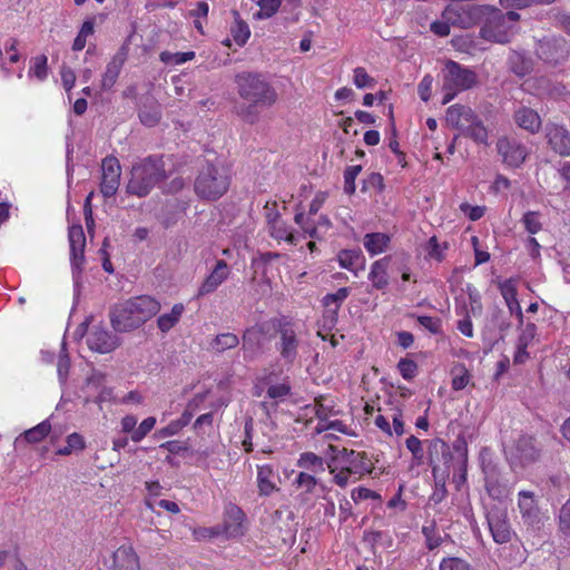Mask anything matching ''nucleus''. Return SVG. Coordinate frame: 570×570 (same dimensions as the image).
<instances>
[{
    "instance_id": "1",
    "label": "nucleus",
    "mask_w": 570,
    "mask_h": 570,
    "mask_svg": "<svg viewBox=\"0 0 570 570\" xmlns=\"http://www.w3.org/2000/svg\"><path fill=\"white\" fill-rule=\"evenodd\" d=\"M238 95L246 102L237 107V115L248 124H255L262 109L277 101L275 88L258 73H243L236 78Z\"/></svg>"
},
{
    "instance_id": "2",
    "label": "nucleus",
    "mask_w": 570,
    "mask_h": 570,
    "mask_svg": "<svg viewBox=\"0 0 570 570\" xmlns=\"http://www.w3.org/2000/svg\"><path fill=\"white\" fill-rule=\"evenodd\" d=\"M160 307V303L149 295L119 302L109 311L111 327L117 333L132 332L158 314Z\"/></svg>"
},
{
    "instance_id": "3",
    "label": "nucleus",
    "mask_w": 570,
    "mask_h": 570,
    "mask_svg": "<svg viewBox=\"0 0 570 570\" xmlns=\"http://www.w3.org/2000/svg\"><path fill=\"white\" fill-rule=\"evenodd\" d=\"M165 178L166 170L163 159L147 157L132 166L127 191L138 197H145Z\"/></svg>"
},
{
    "instance_id": "4",
    "label": "nucleus",
    "mask_w": 570,
    "mask_h": 570,
    "mask_svg": "<svg viewBox=\"0 0 570 570\" xmlns=\"http://www.w3.org/2000/svg\"><path fill=\"white\" fill-rule=\"evenodd\" d=\"M519 18V14L514 11L502 12L495 8H487L480 35L484 40L507 43L514 35Z\"/></svg>"
},
{
    "instance_id": "5",
    "label": "nucleus",
    "mask_w": 570,
    "mask_h": 570,
    "mask_svg": "<svg viewBox=\"0 0 570 570\" xmlns=\"http://www.w3.org/2000/svg\"><path fill=\"white\" fill-rule=\"evenodd\" d=\"M229 187V176L224 166L206 164L198 171L194 188L198 197L215 200L222 197Z\"/></svg>"
},
{
    "instance_id": "6",
    "label": "nucleus",
    "mask_w": 570,
    "mask_h": 570,
    "mask_svg": "<svg viewBox=\"0 0 570 570\" xmlns=\"http://www.w3.org/2000/svg\"><path fill=\"white\" fill-rule=\"evenodd\" d=\"M476 81V76L470 69L463 68L454 61H448L444 75L443 87L444 92L442 104L450 102L459 91L470 89Z\"/></svg>"
},
{
    "instance_id": "7",
    "label": "nucleus",
    "mask_w": 570,
    "mask_h": 570,
    "mask_svg": "<svg viewBox=\"0 0 570 570\" xmlns=\"http://www.w3.org/2000/svg\"><path fill=\"white\" fill-rule=\"evenodd\" d=\"M276 348L285 364H294L298 357L299 338L296 325L289 321H278Z\"/></svg>"
},
{
    "instance_id": "8",
    "label": "nucleus",
    "mask_w": 570,
    "mask_h": 570,
    "mask_svg": "<svg viewBox=\"0 0 570 570\" xmlns=\"http://www.w3.org/2000/svg\"><path fill=\"white\" fill-rule=\"evenodd\" d=\"M335 461L344 468L351 475L353 481L361 479L363 475L372 471L373 464L364 452L343 449L336 455Z\"/></svg>"
},
{
    "instance_id": "9",
    "label": "nucleus",
    "mask_w": 570,
    "mask_h": 570,
    "mask_svg": "<svg viewBox=\"0 0 570 570\" xmlns=\"http://www.w3.org/2000/svg\"><path fill=\"white\" fill-rule=\"evenodd\" d=\"M497 151L502 163L510 168H519L528 157V148L514 138L500 137L497 141Z\"/></svg>"
},
{
    "instance_id": "10",
    "label": "nucleus",
    "mask_w": 570,
    "mask_h": 570,
    "mask_svg": "<svg viewBox=\"0 0 570 570\" xmlns=\"http://www.w3.org/2000/svg\"><path fill=\"white\" fill-rule=\"evenodd\" d=\"M121 167L116 157H106L101 163L100 193L105 198L112 197L120 185Z\"/></svg>"
},
{
    "instance_id": "11",
    "label": "nucleus",
    "mask_w": 570,
    "mask_h": 570,
    "mask_svg": "<svg viewBox=\"0 0 570 570\" xmlns=\"http://www.w3.org/2000/svg\"><path fill=\"white\" fill-rule=\"evenodd\" d=\"M541 449L533 436L522 435L514 445L511 463L517 466H525L535 462L540 456Z\"/></svg>"
},
{
    "instance_id": "12",
    "label": "nucleus",
    "mask_w": 570,
    "mask_h": 570,
    "mask_svg": "<svg viewBox=\"0 0 570 570\" xmlns=\"http://www.w3.org/2000/svg\"><path fill=\"white\" fill-rule=\"evenodd\" d=\"M87 344L90 350L99 353H110L120 344V338L100 326H94L87 336Z\"/></svg>"
},
{
    "instance_id": "13",
    "label": "nucleus",
    "mask_w": 570,
    "mask_h": 570,
    "mask_svg": "<svg viewBox=\"0 0 570 570\" xmlns=\"http://www.w3.org/2000/svg\"><path fill=\"white\" fill-rule=\"evenodd\" d=\"M452 459L449 445L441 439H433L429 441L428 446V462L432 469L434 476L448 468Z\"/></svg>"
},
{
    "instance_id": "14",
    "label": "nucleus",
    "mask_w": 570,
    "mask_h": 570,
    "mask_svg": "<svg viewBox=\"0 0 570 570\" xmlns=\"http://www.w3.org/2000/svg\"><path fill=\"white\" fill-rule=\"evenodd\" d=\"M518 507L525 524L538 527L541 523L542 514L532 491H520L518 493Z\"/></svg>"
},
{
    "instance_id": "15",
    "label": "nucleus",
    "mask_w": 570,
    "mask_h": 570,
    "mask_svg": "<svg viewBox=\"0 0 570 570\" xmlns=\"http://www.w3.org/2000/svg\"><path fill=\"white\" fill-rule=\"evenodd\" d=\"M69 245H70V262L73 269L79 272L82 268L85 262L83 249L86 246V236L81 225H72L68 233Z\"/></svg>"
},
{
    "instance_id": "16",
    "label": "nucleus",
    "mask_w": 570,
    "mask_h": 570,
    "mask_svg": "<svg viewBox=\"0 0 570 570\" xmlns=\"http://www.w3.org/2000/svg\"><path fill=\"white\" fill-rule=\"evenodd\" d=\"M229 267L223 259L217 261L212 273L205 278L198 288L197 296H206L214 293L229 276Z\"/></svg>"
},
{
    "instance_id": "17",
    "label": "nucleus",
    "mask_w": 570,
    "mask_h": 570,
    "mask_svg": "<svg viewBox=\"0 0 570 570\" xmlns=\"http://www.w3.org/2000/svg\"><path fill=\"white\" fill-rule=\"evenodd\" d=\"M547 138L551 148L561 156L570 155V132L559 125L547 127Z\"/></svg>"
},
{
    "instance_id": "18",
    "label": "nucleus",
    "mask_w": 570,
    "mask_h": 570,
    "mask_svg": "<svg viewBox=\"0 0 570 570\" xmlns=\"http://www.w3.org/2000/svg\"><path fill=\"white\" fill-rule=\"evenodd\" d=\"M513 120L518 127L530 134L538 132L542 126L540 115L527 106H520L514 110Z\"/></svg>"
},
{
    "instance_id": "19",
    "label": "nucleus",
    "mask_w": 570,
    "mask_h": 570,
    "mask_svg": "<svg viewBox=\"0 0 570 570\" xmlns=\"http://www.w3.org/2000/svg\"><path fill=\"white\" fill-rule=\"evenodd\" d=\"M523 87L525 90L538 96L557 97L560 96L563 91L562 86L553 83L549 77L544 76L527 79L523 83Z\"/></svg>"
},
{
    "instance_id": "20",
    "label": "nucleus",
    "mask_w": 570,
    "mask_h": 570,
    "mask_svg": "<svg viewBox=\"0 0 570 570\" xmlns=\"http://www.w3.org/2000/svg\"><path fill=\"white\" fill-rule=\"evenodd\" d=\"M471 10L472 6L470 4H450L443 10L442 18L448 20L451 23V26L468 28L473 22L471 17Z\"/></svg>"
},
{
    "instance_id": "21",
    "label": "nucleus",
    "mask_w": 570,
    "mask_h": 570,
    "mask_svg": "<svg viewBox=\"0 0 570 570\" xmlns=\"http://www.w3.org/2000/svg\"><path fill=\"white\" fill-rule=\"evenodd\" d=\"M278 475L273 466L268 464L257 465V488L258 494L268 497L274 492L279 491L276 483Z\"/></svg>"
},
{
    "instance_id": "22",
    "label": "nucleus",
    "mask_w": 570,
    "mask_h": 570,
    "mask_svg": "<svg viewBox=\"0 0 570 570\" xmlns=\"http://www.w3.org/2000/svg\"><path fill=\"white\" fill-rule=\"evenodd\" d=\"M111 570H140L139 559L129 546H121L114 552Z\"/></svg>"
},
{
    "instance_id": "23",
    "label": "nucleus",
    "mask_w": 570,
    "mask_h": 570,
    "mask_svg": "<svg viewBox=\"0 0 570 570\" xmlns=\"http://www.w3.org/2000/svg\"><path fill=\"white\" fill-rule=\"evenodd\" d=\"M474 114L470 107L453 105L448 108L445 120L450 127L458 129L461 134Z\"/></svg>"
},
{
    "instance_id": "24",
    "label": "nucleus",
    "mask_w": 570,
    "mask_h": 570,
    "mask_svg": "<svg viewBox=\"0 0 570 570\" xmlns=\"http://www.w3.org/2000/svg\"><path fill=\"white\" fill-rule=\"evenodd\" d=\"M488 524L492 533V538L497 543H507L511 539V528L502 514H491L488 518Z\"/></svg>"
},
{
    "instance_id": "25",
    "label": "nucleus",
    "mask_w": 570,
    "mask_h": 570,
    "mask_svg": "<svg viewBox=\"0 0 570 570\" xmlns=\"http://www.w3.org/2000/svg\"><path fill=\"white\" fill-rule=\"evenodd\" d=\"M125 63V57L118 53L106 66V70L101 76L100 88L102 91H109L116 83L122 66Z\"/></svg>"
},
{
    "instance_id": "26",
    "label": "nucleus",
    "mask_w": 570,
    "mask_h": 570,
    "mask_svg": "<svg viewBox=\"0 0 570 570\" xmlns=\"http://www.w3.org/2000/svg\"><path fill=\"white\" fill-rule=\"evenodd\" d=\"M460 135L471 138L476 144L488 145V129L476 114L472 116L470 121L466 124V127Z\"/></svg>"
},
{
    "instance_id": "27",
    "label": "nucleus",
    "mask_w": 570,
    "mask_h": 570,
    "mask_svg": "<svg viewBox=\"0 0 570 570\" xmlns=\"http://www.w3.org/2000/svg\"><path fill=\"white\" fill-rule=\"evenodd\" d=\"M389 263L390 258L384 257L379 261H375L371 265L368 279L372 282L373 287H375L376 289H383L389 285Z\"/></svg>"
},
{
    "instance_id": "28",
    "label": "nucleus",
    "mask_w": 570,
    "mask_h": 570,
    "mask_svg": "<svg viewBox=\"0 0 570 570\" xmlns=\"http://www.w3.org/2000/svg\"><path fill=\"white\" fill-rule=\"evenodd\" d=\"M500 292L503 296L505 304L511 314H517L518 318L522 321L523 314L519 301L517 298V288L513 281L508 279L500 283Z\"/></svg>"
},
{
    "instance_id": "29",
    "label": "nucleus",
    "mask_w": 570,
    "mask_h": 570,
    "mask_svg": "<svg viewBox=\"0 0 570 570\" xmlns=\"http://www.w3.org/2000/svg\"><path fill=\"white\" fill-rule=\"evenodd\" d=\"M390 236L384 233H370L364 236L363 245L371 255H377L387 249Z\"/></svg>"
},
{
    "instance_id": "30",
    "label": "nucleus",
    "mask_w": 570,
    "mask_h": 570,
    "mask_svg": "<svg viewBox=\"0 0 570 570\" xmlns=\"http://www.w3.org/2000/svg\"><path fill=\"white\" fill-rule=\"evenodd\" d=\"M185 306L181 303H177L173 306L169 313L161 314L157 320V326L163 333L169 332L180 320Z\"/></svg>"
},
{
    "instance_id": "31",
    "label": "nucleus",
    "mask_w": 570,
    "mask_h": 570,
    "mask_svg": "<svg viewBox=\"0 0 570 570\" xmlns=\"http://www.w3.org/2000/svg\"><path fill=\"white\" fill-rule=\"evenodd\" d=\"M350 289L347 287H341L335 293L326 294L323 297V305L325 306L327 313L332 314V316H335L342 303L347 298Z\"/></svg>"
},
{
    "instance_id": "32",
    "label": "nucleus",
    "mask_w": 570,
    "mask_h": 570,
    "mask_svg": "<svg viewBox=\"0 0 570 570\" xmlns=\"http://www.w3.org/2000/svg\"><path fill=\"white\" fill-rule=\"evenodd\" d=\"M51 425L46 420L39 423L38 425L24 431L18 439L17 442H20L21 439H24L28 443H38L42 441L50 432Z\"/></svg>"
},
{
    "instance_id": "33",
    "label": "nucleus",
    "mask_w": 570,
    "mask_h": 570,
    "mask_svg": "<svg viewBox=\"0 0 570 570\" xmlns=\"http://www.w3.org/2000/svg\"><path fill=\"white\" fill-rule=\"evenodd\" d=\"M264 334L262 327L253 326L247 328L243 334V350L246 352H255L261 347V340Z\"/></svg>"
},
{
    "instance_id": "34",
    "label": "nucleus",
    "mask_w": 570,
    "mask_h": 570,
    "mask_svg": "<svg viewBox=\"0 0 570 570\" xmlns=\"http://www.w3.org/2000/svg\"><path fill=\"white\" fill-rule=\"evenodd\" d=\"M340 266L345 269L354 271L358 264L364 263L363 255L360 250L344 249L337 256Z\"/></svg>"
},
{
    "instance_id": "35",
    "label": "nucleus",
    "mask_w": 570,
    "mask_h": 570,
    "mask_svg": "<svg viewBox=\"0 0 570 570\" xmlns=\"http://www.w3.org/2000/svg\"><path fill=\"white\" fill-rule=\"evenodd\" d=\"M297 465L302 469L318 473L325 471L323 459L313 452H304L301 454Z\"/></svg>"
},
{
    "instance_id": "36",
    "label": "nucleus",
    "mask_w": 570,
    "mask_h": 570,
    "mask_svg": "<svg viewBox=\"0 0 570 570\" xmlns=\"http://www.w3.org/2000/svg\"><path fill=\"white\" fill-rule=\"evenodd\" d=\"M239 344V338L234 333H223L217 335L210 346L214 351L222 353L230 348H235Z\"/></svg>"
},
{
    "instance_id": "37",
    "label": "nucleus",
    "mask_w": 570,
    "mask_h": 570,
    "mask_svg": "<svg viewBox=\"0 0 570 570\" xmlns=\"http://www.w3.org/2000/svg\"><path fill=\"white\" fill-rule=\"evenodd\" d=\"M29 77H35L39 81H43L48 77V58L39 55L31 59V67L28 72Z\"/></svg>"
},
{
    "instance_id": "38",
    "label": "nucleus",
    "mask_w": 570,
    "mask_h": 570,
    "mask_svg": "<svg viewBox=\"0 0 570 570\" xmlns=\"http://www.w3.org/2000/svg\"><path fill=\"white\" fill-rule=\"evenodd\" d=\"M86 446L82 435L79 433H71L67 436V445L57 450L58 455H69L75 451H82Z\"/></svg>"
},
{
    "instance_id": "39",
    "label": "nucleus",
    "mask_w": 570,
    "mask_h": 570,
    "mask_svg": "<svg viewBox=\"0 0 570 570\" xmlns=\"http://www.w3.org/2000/svg\"><path fill=\"white\" fill-rule=\"evenodd\" d=\"M282 0H258L259 11L255 13L257 19L264 20L273 17L279 9Z\"/></svg>"
},
{
    "instance_id": "40",
    "label": "nucleus",
    "mask_w": 570,
    "mask_h": 570,
    "mask_svg": "<svg viewBox=\"0 0 570 570\" xmlns=\"http://www.w3.org/2000/svg\"><path fill=\"white\" fill-rule=\"evenodd\" d=\"M159 57L164 63L181 65V63H185L186 61L193 60L195 58V52L194 51H187V52L163 51Z\"/></svg>"
},
{
    "instance_id": "41",
    "label": "nucleus",
    "mask_w": 570,
    "mask_h": 570,
    "mask_svg": "<svg viewBox=\"0 0 570 570\" xmlns=\"http://www.w3.org/2000/svg\"><path fill=\"white\" fill-rule=\"evenodd\" d=\"M156 417L155 416H148L145 420L140 422L138 426H136V430L134 434L130 436V440L135 443H139L141 440L145 439V436L151 432V430L156 425Z\"/></svg>"
},
{
    "instance_id": "42",
    "label": "nucleus",
    "mask_w": 570,
    "mask_h": 570,
    "mask_svg": "<svg viewBox=\"0 0 570 570\" xmlns=\"http://www.w3.org/2000/svg\"><path fill=\"white\" fill-rule=\"evenodd\" d=\"M269 233L276 239H283L289 244H295V236L282 220L269 225Z\"/></svg>"
},
{
    "instance_id": "43",
    "label": "nucleus",
    "mask_w": 570,
    "mask_h": 570,
    "mask_svg": "<svg viewBox=\"0 0 570 570\" xmlns=\"http://www.w3.org/2000/svg\"><path fill=\"white\" fill-rule=\"evenodd\" d=\"M510 66L511 70L519 77H523L530 72L531 63L529 60H525L519 53H514L510 57Z\"/></svg>"
},
{
    "instance_id": "44",
    "label": "nucleus",
    "mask_w": 570,
    "mask_h": 570,
    "mask_svg": "<svg viewBox=\"0 0 570 570\" xmlns=\"http://www.w3.org/2000/svg\"><path fill=\"white\" fill-rule=\"evenodd\" d=\"M362 167L360 165L350 166L344 171V190L346 194L352 195L355 193V179L361 173Z\"/></svg>"
},
{
    "instance_id": "45",
    "label": "nucleus",
    "mask_w": 570,
    "mask_h": 570,
    "mask_svg": "<svg viewBox=\"0 0 570 570\" xmlns=\"http://www.w3.org/2000/svg\"><path fill=\"white\" fill-rule=\"evenodd\" d=\"M406 448L412 453L413 460L416 464H422L424 460V451L422 448V442L416 436L411 435L406 439Z\"/></svg>"
},
{
    "instance_id": "46",
    "label": "nucleus",
    "mask_w": 570,
    "mask_h": 570,
    "mask_svg": "<svg viewBox=\"0 0 570 570\" xmlns=\"http://www.w3.org/2000/svg\"><path fill=\"white\" fill-rule=\"evenodd\" d=\"M440 570H473V568L461 558L450 557L441 561Z\"/></svg>"
},
{
    "instance_id": "47",
    "label": "nucleus",
    "mask_w": 570,
    "mask_h": 570,
    "mask_svg": "<svg viewBox=\"0 0 570 570\" xmlns=\"http://www.w3.org/2000/svg\"><path fill=\"white\" fill-rule=\"evenodd\" d=\"M295 484L306 493H313L317 485V480L307 472H299L295 479Z\"/></svg>"
},
{
    "instance_id": "48",
    "label": "nucleus",
    "mask_w": 570,
    "mask_h": 570,
    "mask_svg": "<svg viewBox=\"0 0 570 570\" xmlns=\"http://www.w3.org/2000/svg\"><path fill=\"white\" fill-rule=\"evenodd\" d=\"M522 222H523L524 228L530 234H537L542 228V224L540 220V214L538 212L525 213L523 215Z\"/></svg>"
},
{
    "instance_id": "49",
    "label": "nucleus",
    "mask_w": 570,
    "mask_h": 570,
    "mask_svg": "<svg viewBox=\"0 0 570 570\" xmlns=\"http://www.w3.org/2000/svg\"><path fill=\"white\" fill-rule=\"evenodd\" d=\"M559 530L562 535L570 537V499L560 509Z\"/></svg>"
},
{
    "instance_id": "50",
    "label": "nucleus",
    "mask_w": 570,
    "mask_h": 570,
    "mask_svg": "<svg viewBox=\"0 0 570 570\" xmlns=\"http://www.w3.org/2000/svg\"><path fill=\"white\" fill-rule=\"evenodd\" d=\"M234 40L237 45L244 46L250 36V30L244 21H237L232 29Z\"/></svg>"
},
{
    "instance_id": "51",
    "label": "nucleus",
    "mask_w": 570,
    "mask_h": 570,
    "mask_svg": "<svg viewBox=\"0 0 570 570\" xmlns=\"http://www.w3.org/2000/svg\"><path fill=\"white\" fill-rule=\"evenodd\" d=\"M354 85L357 88H372L375 85V81L372 77L367 75L364 68H356L354 69V76H353Z\"/></svg>"
},
{
    "instance_id": "52",
    "label": "nucleus",
    "mask_w": 570,
    "mask_h": 570,
    "mask_svg": "<svg viewBox=\"0 0 570 570\" xmlns=\"http://www.w3.org/2000/svg\"><path fill=\"white\" fill-rule=\"evenodd\" d=\"M186 426V421H171L167 426L159 429L155 436L165 439L179 433V431Z\"/></svg>"
},
{
    "instance_id": "53",
    "label": "nucleus",
    "mask_w": 570,
    "mask_h": 570,
    "mask_svg": "<svg viewBox=\"0 0 570 570\" xmlns=\"http://www.w3.org/2000/svg\"><path fill=\"white\" fill-rule=\"evenodd\" d=\"M397 368L405 380H412L416 375L417 365L412 360L402 358Z\"/></svg>"
},
{
    "instance_id": "54",
    "label": "nucleus",
    "mask_w": 570,
    "mask_h": 570,
    "mask_svg": "<svg viewBox=\"0 0 570 570\" xmlns=\"http://www.w3.org/2000/svg\"><path fill=\"white\" fill-rule=\"evenodd\" d=\"M330 472L334 474V482L341 488L346 487L350 479L353 478V475H351L350 472L344 470L340 464L335 466L330 465Z\"/></svg>"
},
{
    "instance_id": "55",
    "label": "nucleus",
    "mask_w": 570,
    "mask_h": 570,
    "mask_svg": "<svg viewBox=\"0 0 570 570\" xmlns=\"http://www.w3.org/2000/svg\"><path fill=\"white\" fill-rule=\"evenodd\" d=\"M535 334H537L535 325L532 323L527 324L525 327L523 328V331L519 337V342H518V344L521 345V348H527L533 342Z\"/></svg>"
},
{
    "instance_id": "56",
    "label": "nucleus",
    "mask_w": 570,
    "mask_h": 570,
    "mask_svg": "<svg viewBox=\"0 0 570 570\" xmlns=\"http://www.w3.org/2000/svg\"><path fill=\"white\" fill-rule=\"evenodd\" d=\"M291 392V386L286 383H279L275 385H271L267 389V396L274 400H283Z\"/></svg>"
},
{
    "instance_id": "57",
    "label": "nucleus",
    "mask_w": 570,
    "mask_h": 570,
    "mask_svg": "<svg viewBox=\"0 0 570 570\" xmlns=\"http://www.w3.org/2000/svg\"><path fill=\"white\" fill-rule=\"evenodd\" d=\"M61 82L67 92L75 87L76 83V75L73 70L67 66H62L60 69Z\"/></svg>"
},
{
    "instance_id": "58",
    "label": "nucleus",
    "mask_w": 570,
    "mask_h": 570,
    "mask_svg": "<svg viewBox=\"0 0 570 570\" xmlns=\"http://www.w3.org/2000/svg\"><path fill=\"white\" fill-rule=\"evenodd\" d=\"M470 374L465 367H461L452 379V387L455 391L463 390L470 382Z\"/></svg>"
},
{
    "instance_id": "59",
    "label": "nucleus",
    "mask_w": 570,
    "mask_h": 570,
    "mask_svg": "<svg viewBox=\"0 0 570 570\" xmlns=\"http://www.w3.org/2000/svg\"><path fill=\"white\" fill-rule=\"evenodd\" d=\"M433 78L430 75L423 77L419 83L417 91L423 101H428L432 92Z\"/></svg>"
},
{
    "instance_id": "60",
    "label": "nucleus",
    "mask_w": 570,
    "mask_h": 570,
    "mask_svg": "<svg viewBox=\"0 0 570 570\" xmlns=\"http://www.w3.org/2000/svg\"><path fill=\"white\" fill-rule=\"evenodd\" d=\"M417 323L433 334L440 331V321L435 317L417 316Z\"/></svg>"
},
{
    "instance_id": "61",
    "label": "nucleus",
    "mask_w": 570,
    "mask_h": 570,
    "mask_svg": "<svg viewBox=\"0 0 570 570\" xmlns=\"http://www.w3.org/2000/svg\"><path fill=\"white\" fill-rule=\"evenodd\" d=\"M139 118L144 125L151 127L159 121L160 112L158 109H154L153 111L141 110Z\"/></svg>"
},
{
    "instance_id": "62",
    "label": "nucleus",
    "mask_w": 570,
    "mask_h": 570,
    "mask_svg": "<svg viewBox=\"0 0 570 570\" xmlns=\"http://www.w3.org/2000/svg\"><path fill=\"white\" fill-rule=\"evenodd\" d=\"M351 497H352L353 501L356 502V503L362 501V500L379 498V495L374 491H372V490H370L367 488H363V487L354 489L352 491V495Z\"/></svg>"
},
{
    "instance_id": "63",
    "label": "nucleus",
    "mask_w": 570,
    "mask_h": 570,
    "mask_svg": "<svg viewBox=\"0 0 570 570\" xmlns=\"http://www.w3.org/2000/svg\"><path fill=\"white\" fill-rule=\"evenodd\" d=\"M450 26L451 23L442 18L431 23V31L440 37H446L450 35Z\"/></svg>"
},
{
    "instance_id": "64",
    "label": "nucleus",
    "mask_w": 570,
    "mask_h": 570,
    "mask_svg": "<svg viewBox=\"0 0 570 570\" xmlns=\"http://www.w3.org/2000/svg\"><path fill=\"white\" fill-rule=\"evenodd\" d=\"M137 417L132 414L125 415L121 421V431L124 433H129L130 436L134 434L136 426H137Z\"/></svg>"
}]
</instances>
